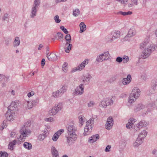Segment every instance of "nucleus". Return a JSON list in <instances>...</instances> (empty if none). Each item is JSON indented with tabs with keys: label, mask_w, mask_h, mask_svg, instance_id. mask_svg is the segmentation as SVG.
<instances>
[{
	"label": "nucleus",
	"mask_w": 157,
	"mask_h": 157,
	"mask_svg": "<svg viewBox=\"0 0 157 157\" xmlns=\"http://www.w3.org/2000/svg\"><path fill=\"white\" fill-rule=\"evenodd\" d=\"M118 14L122 15L123 16H125L126 15V12H122V11H120L118 13Z\"/></svg>",
	"instance_id": "69168bd1"
},
{
	"label": "nucleus",
	"mask_w": 157,
	"mask_h": 157,
	"mask_svg": "<svg viewBox=\"0 0 157 157\" xmlns=\"http://www.w3.org/2000/svg\"><path fill=\"white\" fill-rule=\"evenodd\" d=\"M113 103V101L112 99L107 98L104 99L100 104L101 107L106 108L109 105H111Z\"/></svg>",
	"instance_id": "0eeeda50"
},
{
	"label": "nucleus",
	"mask_w": 157,
	"mask_h": 157,
	"mask_svg": "<svg viewBox=\"0 0 157 157\" xmlns=\"http://www.w3.org/2000/svg\"><path fill=\"white\" fill-rule=\"evenodd\" d=\"M60 28L65 34H67L68 33V31L63 26H60Z\"/></svg>",
	"instance_id": "37998d69"
},
{
	"label": "nucleus",
	"mask_w": 157,
	"mask_h": 157,
	"mask_svg": "<svg viewBox=\"0 0 157 157\" xmlns=\"http://www.w3.org/2000/svg\"><path fill=\"white\" fill-rule=\"evenodd\" d=\"M134 94H130L129 97L128 98V101L130 103H133L136 100L134 98Z\"/></svg>",
	"instance_id": "c85d7f7f"
},
{
	"label": "nucleus",
	"mask_w": 157,
	"mask_h": 157,
	"mask_svg": "<svg viewBox=\"0 0 157 157\" xmlns=\"http://www.w3.org/2000/svg\"><path fill=\"white\" fill-rule=\"evenodd\" d=\"M103 58V57L102 56L101 54H100L97 57L96 59V61L98 62H102L104 61Z\"/></svg>",
	"instance_id": "473e14b6"
},
{
	"label": "nucleus",
	"mask_w": 157,
	"mask_h": 157,
	"mask_svg": "<svg viewBox=\"0 0 157 157\" xmlns=\"http://www.w3.org/2000/svg\"><path fill=\"white\" fill-rule=\"evenodd\" d=\"M18 103L17 102H12L10 106L8 107V110L5 114V116L8 121H11L13 119V114H14L15 112L18 109Z\"/></svg>",
	"instance_id": "7ed1b4c3"
},
{
	"label": "nucleus",
	"mask_w": 157,
	"mask_h": 157,
	"mask_svg": "<svg viewBox=\"0 0 157 157\" xmlns=\"http://www.w3.org/2000/svg\"><path fill=\"white\" fill-rule=\"evenodd\" d=\"M111 146L110 145H108L105 148V152H109L110 151Z\"/></svg>",
	"instance_id": "3c124183"
},
{
	"label": "nucleus",
	"mask_w": 157,
	"mask_h": 157,
	"mask_svg": "<svg viewBox=\"0 0 157 157\" xmlns=\"http://www.w3.org/2000/svg\"><path fill=\"white\" fill-rule=\"evenodd\" d=\"M34 94V92L33 91H31V92L29 93L28 94L27 96L29 98H30V97L32 96Z\"/></svg>",
	"instance_id": "603ef678"
},
{
	"label": "nucleus",
	"mask_w": 157,
	"mask_h": 157,
	"mask_svg": "<svg viewBox=\"0 0 157 157\" xmlns=\"http://www.w3.org/2000/svg\"><path fill=\"white\" fill-rule=\"evenodd\" d=\"M17 141L15 140L10 143L8 145V148L11 150L13 149V146L16 144Z\"/></svg>",
	"instance_id": "cd10ccee"
},
{
	"label": "nucleus",
	"mask_w": 157,
	"mask_h": 157,
	"mask_svg": "<svg viewBox=\"0 0 157 157\" xmlns=\"http://www.w3.org/2000/svg\"><path fill=\"white\" fill-rule=\"evenodd\" d=\"M144 106L142 104H140L136 106V108L135 109V110L137 112L144 109Z\"/></svg>",
	"instance_id": "c756f323"
},
{
	"label": "nucleus",
	"mask_w": 157,
	"mask_h": 157,
	"mask_svg": "<svg viewBox=\"0 0 157 157\" xmlns=\"http://www.w3.org/2000/svg\"><path fill=\"white\" fill-rule=\"evenodd\" d=\"M147 134V132L145 130H143L141 133H140L138 137L143 140L146 136Z\"/></svg>",
	"instance_id": "393cba45"
},
{
	"label": "nucleus",
	"mask_w": 157,
	"mask_h": 157,
	"mask_svg": "<svg viewBox=\"0 0 157 157\" xmlns=\"http://www.w3.org/2000/svg\"><path fill=\"white\" fill-rule=\"evenodd\" d=\"M99 136L98 134H96L91 136L90 139L89 141L91 143H93L96 141L97 139H99Z\"/></svg>",
	"instance_id": "6ab92c4d"
},
{
	"label": "nucleus",
	"mask_w": 157,
	"mask_h": 157,
	"mask_svg": "<svg viewBox=\"0 0 157 157\" xmlns=\"http://www.w3.org/2000/svg\"><path fill=\"white\" fill-rule=\"evenodd\" d=\"M54 19L56 23H59L61 21V20L59 19V17L58 15H56L54 17Z\"/></svg>",
	"instance_id": "c03bdc74"
},
{
	"label": "nucleus",
	"mask_w": 157,
	"mask_h": 157,
	"mask_svg": "<svg viewBox=\"0 0 157 157\" xmlns=\"http://www.w3.org/2000/svg\"><path fill=\"white\" fill-rule=\"evenodd\" d=\"M51 153L53 156L59 155L58 151L54 146H52L51 147Z\"/></svg>",
	"instance_id": "b1692460"
},
{
	"label": "nucleus",
	"mask_w": 157,
	"mask_h": 157,
	"mask_svg": "<svg viewBox=\"0 0 157 157\" xmlns=\"http://www.w3.org/2000/svg\"><path fill=\"white\" fill-rule=\"evenodd\" d=\"M123 61V58L120 57L118 56L116 59V61L119 63H120Z\"/></svg>",
	"instance_id": "de8ad7c7"
},
{
	"label": "nucleus",
	"mask_w": 157,
	"mask_h": 157,
	"mask_svg": "<svg viewBox=\"0 0 157 157\" xmlns=\"http://www.w3.org/2000/svg\"><path fill=\"white\" fill-rule=\"evenodd\" d=\"M8 14L7 13L4 14V16L2 17V20L3 21L6 20V19L8 18Z\"/></svg>",
	"instance_id": "8fccbe9b"
},
{
	"label": "nucleus",
	"mask_w": 157,
	"mask_h": 157,
	"mask_svg": "<svg viewBox=\"0 0 157 157\" xmlns=\"http://www.w3.org/2000/svg\"><path fill=\"white\" fill-rule=\"evenodd\" d=\"M62 104L60 103L57 106H55L51 110H50L49 113L51 115H55L58 111L62 109Z\"/></svg>",
	"instance_id": "423d86ee"
},
{
	"label": "nucleus",
	"mask_w": 157,
	"mask_h": 157,
	"mask_svg": "<svg viewBox=\"0 0 157 157\" xmlns=\"http://www.w3.org/2000/svg\"><path fill=\"white\" fill-rule=\"evenodd\" d=\"M30 101L32 102V105H33V106L34 105H36V104L38 103L39 101L38 98H36L35 100H31Z\"/></svg>",
	"instance_id": "a19ab883"
},
{
	"label": "nucleus",
	"mask_w": 157,
	"mask_h": 157,
	"mask_svg": "<svg viewBox=\"0 0 157 157\" xmlns=\"http://www.w3.org/2000/svg\"><path fill=\"white\" fill-rule=\"evenodd\" d=\"M67 136H66L67 144L70 145L73 143L77 139V135L75 133L77 128L74 125H67Z\"/></svg>",
	"instance_id": "f03ea898"
},
{
	"label": "nucleus",
	"mask_w": 157,
	"mask_h": 157,
	"mask_svg": "<svg viewBox=\"0 0 157 157\" xmlns=\"http://www.w3.org/2000/svg\"><path fill=\"white\" fill-rule=\"evenodd\" d=\"M24 147L28 150H30L32 149V145L29 142H25L23 144Z\"/></svg>",
	"instance_id": "bb28decb"
},
{
	"label": "nucleus",
	"mask_w": 157,
	"mask_h": 157,
	"mask_svg": "<svg viewBox=\"0 0 157 157\" xmlns=\"http://www.w3.org/2000/svg\"><path fill=\"white\" fill-rule=\"evenodd\" d=\"M84 118V117L82 116H80L78 117L79 121V123L80 124H81V125H82L83 124V120Z\"/></svg>",
	"instance_id": "4c0bfd02"
},
{
	"label": "nucleus",
	"mask_w": 157,
	"mask_h": 157,
	"mask_svg": "<svg viewBox=\"0 0 157 157\" xmlns=\"http://www.w3.org/2000/svg\"><path fill=\"white\" fill-rule=\"evenodd\" d=\"M133 124H130V123L129 124H127L126 125V127L128 129H131L132 127V125Z\"/></svg>",
	"instance_id": "4d7b16f0"
},
{
	"label": "nucleus",
	"mask_w": 157,
	"mask_h": 157,
	"mask_svg": "<svg viewBox=\"0 0 157 157\" xmlns=\"http://www.w3.org/2000/svg\"><path fill=\"white\" fill-rule=\"evenodd\" d=\"M67 65V63L66 62H64L62 66V70L64 72H66L67 71L68 69Z\"/></svg>",
	"instance_id": "2f4dec72"
},
{
	"label": "nucleus",
	"mask_w": 157,
	"mask_h": 157,
	"mask_svg": "<svg viewBox=\"0 0 157 157\" xmlns=\"http://www.w3.org/2000/svg\"><path fill=\"white\" fill-rule=\"evenodd\" d=\"M59 137V135L56 133L52 136V140L53 141H56L57 140Z\"/></svg>",
	"instance_id": "79ce46f5"
},
{
	"label": "nucleus",
	"mask_w": 157,
	"mask_h": 157,
	"mask_svg": "<svg viewBox=\"0 0 157 157\" xmlns=\"http://www.w3.org/2000/svg\"><path fill=\"white\" fill-rule=\"evenodd\" d=\"M122 58L123 62L124 63H127L129 60V58L127 56H124Z\"/></svg>",
	"instance_id": "c9c22d12"
},
{
	"label": "nucleus",
	"mask_w": 157,
	"mask_h": 157,
	"mask_svg": "<svg viewBox=\"0 0 157 157\" xmlns=\"http://www.w3.org/2000/svg\"><path fill=\"white\" fill-rule=\"evenodd\" d=\"M40 0H34L30 16L31 18H33L36 16L37 10L40 5Z\"/></svg>",
	"instance_id": "39448f33"
},
{
	"label": "nucleus",
	"mask_w": 157,
	"mask_h": 157,
	"mask_svg": "<svg viewBox=\"0 0 157 157\" xmlns=\"http://www.w3.org/2000/svg\"><path fill=\"white\" fill-rule=\"evenodd\" d=\"M58 57L56 54L52 53L47 56V58L48 59L49 61H51L56 60L58 59Z\"/></svg>",
	"instance_id": "f3484780"
},
{
	"label": "nucleus",
	"mask_w": 157,
	"mask_h": 157,
	"mask_svg": "<svg viewBox=\"0 0 157 157\" xmlns=\"http://www.w3.org/2000/svg\"><path fill=\"white\" fill-rule=\"evenodd\" d=\"M46 56L47 57V56H49L48 55V54H49V48L48 47H47L46 48Z\"/></svg>",
	"instance_id": "e2e57ef3"
},
{
	"label": "nucleus",
	"mask_w": 157,
	"mask_h": 157,
	"mask_svg": "<svg viewBox=\"0 0 157 157\" xmlns=\"http://www.w3.org/2000/svg\"><path fill=\"white\" fill-rule=\"evenodd\" d=\"M140 48L141 49H144L139 59H145L148 57L152 52L155 49V45H151L148 41H144L140 44Z\"/></svg>",
	"instance_id": "f257e3e1"
},
{
	"label": "nucleus",
	"mask_w": 157,
	"mask_h": 157,
	"mask_svg": "<svg viewBox=\"0 0 157 157\" xmlns=\"http://www.w3.org/2000/svg\"><path fill=\"white\" fill-rule=\"evenodd\" d=\"M112 36H111V34L109 35H108L106 38V41L108 42L111 43L112 42V41L113 40H111L112 39Z\"/></svg>",
	"instance_id": "f704fd0d"
},
{
	"label": "nucleus",
	"mask_w": 157,
	"mask_h": 157,
	"mask_svg": "<svg viewBox=\"0 0 157 157\" xmlns=\"http://www.w3.org/2000/svg\"><path fill=\"white\" fill-rule=\"evenodd\" d=\"M45 137V136H44V135H42V134H40L39 136V138L41 139L42 140H43Z\"/></svg>",
	"instance_id": "052dcab7"
},
{
	"label": "nucleus",
	"mask_w": 157,
	"mask_h": 157,
	"mask_svg": "<svg viewBox=\"0 0 157 157\" xmlns=\"http://www.w3.org/2000/svg\"><path fill=\"white\" fill-rule=\"evenodd\" d=\"M84 84H82L75 89V93L76 95H81L83 93L84 88Z\"/></svg>",
	"instance_id": "f8f14e48"
},
{
	"label": "nucleus",
	"mask_w": 157,
	"mask_h": 157,
	"mask_svg": "<svg viewBox=\"0 0 157 157\" xmlns=\"http://www.w3.org/2000/svg\"><path fill=\"white\" fill-rule=\"evenodd\" d=\"M152 154L155 157H157V150L154 149L152 151Z\"/></svg>",
	"instance_id": "a18cd8bd"
},
{
	"label": "nucleus",
	"mask_w": 157,
	"mask_h": 157,
	"mask_svg": "<svg viewBox=\"0 0 157 157\" xmlns=\"http://www.w3.org/2000/svg\"><path fill=\"white\" fill-rule=\"evenodd\" d=\"M132 79L131 76L130 75H128L127 78H124L123 79L122 82L123 84L125 85L129 84L131 81Z\"/></svg>",
	"instance_id": "dca6fc26"
},
{
	"label": "nucleus",
	"mask_w": 157,
	"mask_h": 157,
	"mask_svg": "<svg viewBox=\"0 0 157 157\" xmlns=\"http://www.w3.org/2000/svg\"><path fill=\"white\" fill-rule=\"evenodd\" d=\"M43 45L42 44H40L38 48V50H40L43 47Z\"/></svg>",
	"instance_id": "774afa93"
},
{
	"label": "nucleus",
	"mask_w": 157,
	"mask_h": 157,
	"mask_svg": "<svg viewBox=\"0 0 157 157\" xmlns=\"http://www.w3.org/2000/svg\"><path fill=\"white\" fill-rule=\"evenodd\" d=\"M45 64V60L44 59H42L41 61V65L42 67H43Z\"/></svg>",
	"instance_id": "680f3d73"
},
{
	"label": "nucleus",
	"mask_w": 157,
	"mask_h": 157,
	"mask_svg": "<svg viewBox=\"0 0 157 157\" xmlns=\"http://www.w3.org/2000/svg\"><path fill=\"white\" fill-rule=\"evenodd\" d=\"M56 35V36H55V38L56 39L59 40L63 38V35L62 33L58 32L57 33Z\"/></svg>",
	"instance_id": "7c9ffc66"
},
{
	"label": "nucleus",
	"mask_w": 157,
	"mask_h": 157,
	"mask_svg": "<svg viewBox=\"0 0 157 157\" xmlns=\"http://www.w3.org/2000/svg\"><path fill=\"white\" fill-rule=\"evenodd\" d=\"M65 38L67 41L65 45H67L71 42V39L70 35L68 34H67Z\"/></svg>",
	"instance_id": "a878e982"
},
{
	"label": "nucleus",
	"mask_w": 157,
	"mask_h": 157,
	"mask_svg": "<svg viewBox=\"0 0 157 157\" xmlns=\"http://www.w3.org/2000/svg\"><path fill=\"white\" fill-rule=\"evenodd\" d=\"M8 156V154L5 151L2 152L0 151V157H7Z\"/></svg>",
	"instance_id": "72a5a7b5"
},
{
	"label": "nucleus",
	"mask_w": 157,
	"mask_h": 157,
	"mask_svg": "<svg viewBox=\"0 0 157 157\" xmlns=\"http://www.w3.org/2000/svg\"><path fill=\"white\" fill-rule=\"evenodd\" d=\"M94 118H91L86 122V125L84 128V132L83 134L84 135H87L88 134V131L89 129L88 126H90L91 128H92V125H93L94 123Z\"/></svg>",
	"instance_id": "6e6552de"
},
{
	"label": "nucleus",
	"mask_w": 157,
	"mask_h": 157,
	"mask_svg": "<svg viewBox=\"0 0 157 157\" xmlns=\"http://www.w3.org/2000/svg\"><path fill=\"white\" fill-rule=\"evenodd\" d=\"M6 121H4L3 122V123L2 124V129H3L4 128L6 127Z\"/></svg>",
	"instance_id": "6e6d98bb"
},
{
	"label": "nucleus",
	"mask_w": 157,
	"mask_h": 157,
	"mask_svg": "<svg viewBox=\"0 0 157 157\" xmlns=\"http://www.w3.org/2000/svg\"><path fill=\"white\" fill-rule=\"evenodd\" d=\"M113 124V120L111 117H109L105 125V128L108 130H110L112 127Z\"/></svg>",
	"instance_id": "9d476101"
},
{
	"label": "nucleus",
	"mask_w": 157,
	"mask_h": 157,
	"mask_svg": "<svg viewBox=\"0 0 157 157\" xmlns=\"http://www.w3.org/2000/svg\"><path fill=\"white\" fill-rule=\"evenodd\" d=\"M53 120V118L52 117H50L48 118H47L46 119V121H50L52 122Z\"/></svg>",
	"instance_id": "bf43d9fd"
},
{
	"label": "nucleus",
	"mask_w": 157,
	"mask_h": 157,
	"mask_svg": "<svg viewBox=\"0 0 157 157\" xmlns=\"http://www.w3.org/2000/svg\"><path fill=\"white\" fill-rule=\"evenodd\" d=\"M136 33L134 30L132 29H130V30L128 31V33L126 36H125L124 37L125 40H127L128 39H127V37H131L132 36H134L135 35Z\"/></svg>",
	"instance_id": "a211bd4d"
},
{
	"label": "nucleus",
	"mask_w": 157,
	"mask_h": 157,
	"mask_svg": "<svg viewBox=\"0 0 157 157\" xmlns=\"http://www.w3.org/2000/svg\"><path fill=\"white\" fill-rule=\"evenodd\" d=\"M143 140L140 138L139 137L136 139L135 142L133 143L134 147H138L143 142Z\"/></svg>",
	"instance_id": "aec40b11"
},
{
	"label": "nucleus",
	"mask_w": 157,
	"mask_h": 157,
	"mask_svg": "<svg viewBox=\"0 0 157 157\" xmlns=\"http://www.w3.org/2000/svg\"><path fill=\"white\" fill-rule=\"evenodd\" d=\"M131 94H134V98L136 100L140 95V90L137 87H135L133 89Z\"/></svg>",
	"instance_id": "9b49d317"
},
{
	"label": "nucleus",
	"mask_w": 157,
	"mask_h": 157,
	"mask_svg": "<svg viewBox=\"0 0 157 157\" xmlns=\"http://www.w3.org/2000/svg\"><path fill=\"white\" fill-rule=\"evenodd\" d=\"M20 40L18 37H16L14 39V41L13 43L14 47H16L20 45Z\"/></svg>",
	"instance_id": "4be33fe9"
},
{
	"label": "nucleus",
	"mask_w": 157,
	"mask_h": 157,
	"mask_svg": "<svg viewBox=\"0 0 157 157\" xmlns=\"http://www.w3.org/2000/svg\"><path fill=\"white\" fill-rule=\"evenodd\" d=\"M64 130L63 129H61L59 130L58 131L56 132L58 135H59V137L62 134V133L63 132Z\"/></svg>",
	"instance_id": "49530a36"
},
{
	"label": "nucleus",
	"mask_w": 157,
	"mask_h": 157,
	"mask_svg": "<svg viewBox=\"0 0 157 157\" xmlns=\"http://www.w3.org/2000/svg\"><path fill=\"white\" fill-rule=\"evenodd\" d=\"M28 106L29 109L32 108L33 107V105H32L31 101H28Z\"/></svg>",
	"instance_id": "09e8293b"
},
{
	"label": "nucleus",
	"mask_w": 157,
	"mask_h": 157,
	"mask_svg": "<svg viewBox=\"0 0 157 157\" xmlns=\"http://www.w3.org/2000/svg\"><path fill=\"white\" fill-rule=\"evenodd\" d=\"M86 80L89 81L91 78L92 77L90 75L88 74V75L87 76H86Z\"/></svg>",
	"instance_id": "13d9d810"
},
{
	"label": "nucleus",
	"mask_w": 157,
	"mask_h": 157,
	"mask_svg": "<svg viewBox=\"0 0 157 157\" xmlns=\"http://www.w3.org/2000/svg\"><path fill=\"white\" fill-rule=\"evenodd\" d=\"M80 11L79 9L73 11V15L75 16H77L79 14Z\"/></svg>",
	"instance_id": "58836bf2"
},
{
	"label": "nucleus",
	"mask_w": 157,
	"mask_h": 157,
	"mask_svg": "<svg viewBox=\"0 0 157 157\" xmlns=\"http://www.w3.org/2000/svg\"><path fill=\"white\" fill-rule=\"evenodd\" d=\"M94 104V103L93 101H90L88 104V107H92Z\"/></svg>",
	"instance_id": "864d4df0"
},
{
	"label": "nucleus",
	"mask_w": 157,
	"mask_h": 157,
	"mask_svg": "<svg viewBox=\"0 0 157 157\" xmlns=\"http://www.w3.org/2000/svg\"><path fill=\"white\" fill-rule=\"evenodd\" d=\"M136 121V119L133 118H131L130 119V121H129L128 123H130V124H133V123L135 122Z\"/></svg>",
	"instance_id": "5fc2aeb1"
},
{
	"label": "nucleus",
	"mask_w": 157,
	"mask_h": 157,
	"mask_svg": "<svg viewBox=\"0 0 157 157\" xmlns=\"http://www.w3.org/2000/svg\"><path fill=\"white\" fill-rule=\"evenodd\" d=\"M67 87L65 85H63L62 87L59 90L53 93V96L54 97H56L58 96H61L64 92L67 90Z\"/></svg>",
	"instance_id": "1a4fd4ad"
},
{
	"label": "nucleus",
	"mask_w": 157,
	"mask_h": 157,
	"mask_svg": "<svg viewBox=\"0 0 157 157\" xmlns=\"http://www.w3.org/2000/svg\"><path fill=\"white\" fill-rule=\"evenodd\" d=\"M147 123L144 121H142L137 124L136 127V129L137 131L139 130L141 128L147 126Z\"/></svg>",
	"instance_id": "ddd939ff"
},
{
	"label": "nucleus",
	"mask_w": 157,
	"mask_h": 157,
	"mask_svg": "<svg viewBox=\"0 0 157 157\" xmlns=\"http://www.w3.org/2000/svg\"><path fill=\"white\" fill-rule=\"evenodd\" d=\"M132 12L128 11V12H126V15H131V14H132Z\"/></svg>",
	"instance_id": "338daca9"
},
{
	"label": "nucleus",
	"mask_w": 157,
	"mask_h": 157,
	"mask_svg": "<svg viewBox=\"0 0 157 157\" xmlns=\"http://www.w3.org/2000/svg\"><path fill=\"white\" fill-rule=\"evenodd\" d=\"M131 2L134 5H137V0H131Z\"/></svg>",
	"instance_id": "0e129e2a"
},
{
	"label": "nucleus",
	"mask_w": 157,
	"mask_h": 157,
	"mask_svg": "<svg viewBox=\"0 0 157 157\" xmlns=\"http://www.w3.org/2000/svg\"><path fill=\"white\" fill-rule=\"evenodd\" d=\"M101 55H102V56L103 57V59L104 60H108L110 56L109 52L108 51L104 52L103 53L101 54Z\"/></svg>",
	"instance_id": "5701e85b"
},
{
	"label": "nucleus",
	"mask_w": 157,
	"mask_h": 157,
	"mask_svg": "<svg viewBox=\"0 0 157 157\" xmlns=\"http://www.w3.org/2000/svg\"><path fill=\"white\" fill-rule=\"evenodd\" d=\"M87 61L88 62V60L87 59H86L84 61L82 62L80 65L76 67V69L75 70H73L72 72H75V71H77V70H81L83 68H84L86 65V61Z\"/></svg>",
	"instance_id": "2eb2a0df"
},
{
	"label": "nucleus",
	"mask_w": 157,
	"mask_h": 157,
	"mask_svg": "<svg viewBox=\"0 0 157 157\" xmlns=\"http://www.w3.org/2000/svg\"><path fill=\"white\" fill-rule=\"evenodd\" d=\"M68 46H67V49L65 50V52L67 53H68L69 52V51L72 48V44L70 43L68 44Z\"/></svg>",
	"instance_id": "e433bc0d"
},
{
	"label": "nucleus",
	"mask_w": 157,
	"mask_h": 157,
	"mask_svg": "<svg viewBox=\"0 0 157 157\" xmlns=\"http://www.w3.org/2000/svg\"><path fill=\"white\" fill-rule=\"evenodd\" d=\"M111 35L112 37L111 40H114L115 39L119 38L120 36V33L119 31H114L112 32L111 33Z\"/></svg>",
	"instance_id": "4468645a"
},
{
	"label": "nucleus",
	"mask_w": 157,
	"mask_h": 157,
	"mask_svg": "<svg viewBox=\"0 0 157 157\" xmlns=\"http://www.w3.org/2000/svg\"><path fill=\"white\" fill-rule=\"evenodd\" d=\"M31 125V121H28L25 123L23 126L22 127L20 131L21 135L19 139H20V140L22 141H25V137L31 132L30 130L26 129V128L30 126Z\"/></svg>",
	"instance_id": "20e7f679"
},
{
	"label": "nucleus",
	"mask_w": 157,
	"mask_h": 157,
	"mask_svg": "<svg viewBox=\"0 0 157 157\" xmlns=\"http://www.w3.org/2000/svg\"><path fill=\"white\" fill-rule=\"evenodd\" d=\"M79 27L80 29L79 33H82L86 29V25L84 24L83 22H81L80 23Z\"/></svg>",
	"instance_id": "412c9836"
},
{
	"label": "nucleus",
	"mask_w": 157,
	"mask_h": 157,
	"mask_svg": "<svg viewBox=\"0 0 157 157\" xmlns=\"http://www.w3.org/2000/svg\"><path fill=\"white\" fill-rule=\"evenodd\" d=\"M9 76H5L2 75V77L1 78V80H2L3 79L4 81H7L8 80Z\"/></svg>",
	"instance_id": "ea45409f"
}]
</instances>
